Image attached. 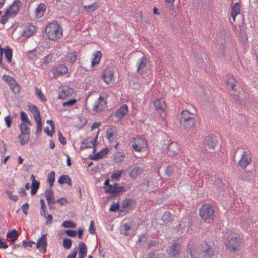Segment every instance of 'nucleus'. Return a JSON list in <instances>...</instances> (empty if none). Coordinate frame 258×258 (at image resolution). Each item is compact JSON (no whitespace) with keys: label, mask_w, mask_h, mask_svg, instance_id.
<instances>
[{"label":"nucleus","mask_w":258,"mask_h":258,"mask_svg":"<svg viewBox=\"0 0 258 258\" xmlns=\"http://www.w3.org/2000/svg\"><path fill=\"white\" fill-rule=\"evenodd\" d=\"M101 78L107 84H112L114 78V72L111 70L105 71L102 75Z\"/></svg>","instance_id":"18"},{"label":"nucleus","mask_w":258,"mask_h":258,"mask_svg":"<svg viewBox=\"0 0 258 258\" xmlns=\"http://www.w3.org/2000/svg\"><path fill=\"white\" fill-rule=\"evenodd\" d=\"M136 228L131 223H124L120 228V233L124 236H134L136 234Z\"/></svg>","instance_id":"7"},{"label":"nucleus","mask_w":258,"mask_h":258,"mask_svg":"<svg viewBox=\"0 0 258 258\" xmlns=\"http://www.w3.org/2000/svg\"><path fill=\"white\" fill-rule=\"evenodd\" d=\"M5 53V57L7 59V61L10 63L12 61V50L8 46H6L4 49Z\"/></svg>","instance_id":"34"},{"label":"nucleus","mask_w":258,"mask_h":258,"mask_svg":"<svg viewBox=\"0 0 258 258\" xmlns=\"http://www.w3.org/2000/svg\"><path fill=\"white\" fill-rule=\"evenodd\" d=\"M3 79L8 83L10 89L14 93L17 94L20 92V87L14 77L4 75Z\"/></svg>","instance_id":"5"},{"label":"nucleus","mask_w":258,"mask_h":258,"mask_svg":"<svg viewBox=\"0 0 258 258\" xmlns=\"http://www.w3.org/2000/svg\"><path fill=\"white\" fill-rule=\"evenodd\" d=\"M37 123V128L36 131V134L37 137L39 136L42 132V122L41 118H38L36 120H34Z\"/></svg>","instance_id":"43"},{"label":"nucleus","mask_w":258,"mask_h":258,"mask_svg":"<svg viewBox=\"0 0 258 258\" xmlns=\"http://www.w3.org/2000/svg\"><path fill=\"white\" fill-rule=\"evenodd\" d=\"M148 60L145 57H142L139 58L137 62V72H139L140 71H142L147 66Z\"/></svg>","instance_id":"24"},{"label":"nucleus","mask_w":258,"mask_h":258,"mask_svg":"<svg viewBox=\"0 0 258 258\" xmlns=\"http://www.w3.org/2000/svg\"><path fill=\"white\" fill-rule=\"evenodd\" d=\"M231 100L232 102L236 103H239L241 101V98L239 95L236 94H231Z\"/></svg>","instance_id":"49"},{"label":"nucleus","mask_w":258,"mask_h":258,"mask_svg":"<svg viewBox=\"0 0 258 258\" xmlns=\"http://www.w3.org/2000/svg\"><path fill=\"white\" fill-rule=\"evenodd\" d=\"M109 149L107 148H104L99 152H97L96 154L94 155L91 158L93 160H98L102 158H103L104 156H105L108 152Z\"/></svg>","instance_id":"29"},{"label":"nucleus","mask_w":258,"mask_h":258,"mask_svg":"<svg viewBox=\"0 0 258 258\" xmlns=\"http://www.w3.org/2000/svg\"><path fill=\"white\" fill-rule=\"evenodd\" d=\"M45 196L48 205H50V204H51V199H52L54 196V192L51 188L50 189L46 190Z\"/></svg>","instance_id":"42"},{"label":"nucleus","mask_w":258,"mask_h":258,"mask_svg":"<svg viewBox=\"0 0 258 258\" xmlns=\"http://www.w3.org/2000/svg\"><path fill=\"white\" fill-rule=\"evenodd\" d=\"M99 131V130L97 131V135L94 138L88 137L86 140H85L84 142L81 143V148L85 149L87 148H91L92 146H93L94 148L93 152H95L96 147L97 146L96 143Z\"/></svg>","instance_id":"9"},{"label":"nucleus","mask_w":258,"mask_h":258,"mask_svg":"<svg viewBox=\"0 0 258 258\" xmlns=\"http://www.w3.org/2000/svg\"><path fill=\"white\" fill-rule=\"evenodd\" d=\"M199 213L201 218L206 221L214 215V207L211 204H204L200 209Z\"/></svg>","instance_id":"3"},{"label":"nucleus","mask_w":258,"mask_h":258,"mask_svg":"<svg viewBox=\"0 0 258 258\" xmlns=\"http://www.w3.org/2000/svg\"><path fill=\"white\" fill-rule=\"evenodd\" d=\"M180 244L175 242L172 245L168 246L166 249V252L170 257H175L178 255L180 252Z\"/></svg>","instance_id":"14"},{"label":"nucleus","mask_w":258,"mask_h":258,"mask_svg":"<svg viewBox=\"0 0 258 258\" xmlns=\"http://www.w3.org/2000/svg\"><path fill=\"white\" fill-rule=\"evenodd\" d=\"M78 248L79 249L78 258H84L86 256L87 249L85 244L81 242L78 245Z\"/></svg>","instance_id":"26"},{"label":"nucleus","mask_w":258,"mask_h":258,"mask_svg":"<svg viewBox=\"0 0 258 258\" xmlns=\"http://www.w3.org/2000/svg\"><path fill=\"white\" fill-rule=\"evenodd\" d=\"M240 3L236 2L231 7V15L232 17L233 21H235L236 16L239 14L240 13Z\"/></svg>","instance_id":"25"},{"label":"nucleus","mask_w":258,"mask_h":258,"mask_svg":"<svg viewBox=\"0 0 258 258\" xmlns=\"http://www.w3.org/2000/svg\"><path fill=\"white\" fill-rule=\"evenodd\" d=\"M19 236V234L16 230L13 229L10 232H8L7 233V237L8 238L12 239V241L14 242Z\"/></svg>","instance_id":"39"},{"label":"nucleus","mask_w":258,"mask_h":258,"mask_svg":"<svg viewBox=\"0 0 258 258\" xmlns=\"http://www.w3.org/2000/svg\"><path fill=\"white\" fill-rule=\"evenodd\" d=\"M62 226L65 228H75L76 224L71 221H65L63 222Z\"/></svg>","instance_id":"52"},{"label":"nucleus","mask_w":258,"mask_h":258,"mask_svg":"<svg viewBox=\"0 0 258 258\" xmlns=\"http://www.w3.org/2000/svg\"><path fill=\"white\" fill-rule=\"evenodd\" d=\"M154 106L156 108V110L157 112L160 114V112L161 111V103L160 99L156 100L154 103Z\"/></svg>","instance_id":"53"},{"label":"nucleus","mask_w":258,"mask_h":258,"mask_svg":"<svg viewBox=\"0 0 258 258\" xmlns=\"http://www.w3.org/2000/svg\"><path fill=\"white\" fill-rule=\"evenodd\" d=\"M77 59V55L76 52H71L68 53L66 56V59L70 63H73Z\"/></svg>","instance_id":"38"},{"label":"nucleus","mask_w":258,"mask_h":258,"mask_svg":"<svg viewBox=\"0 0 258 258\" xmlns=\"http://www.w3.org/2000/svg\"><path fill=\"white\" fill-rule=\"evenodd\" d=\"M128 111V108L127 105H122L119 109L116 112L115 116L118 119L122 118Z\"/></svg>","instance_id":"21"},{"label":"nucleus","mask_w":258,"mask_h":258,"mask_svg":"<svg viewBox=\"0 0 258 258\" xmlns=\"http://www.w3.org/2000/svg\"><path fill=\"white\" fill-rule=\"evenodd\" d=\"M21 5L20 0H14L13 3L6 9L5 13L10 14V16H15L18 13Z\"/></svg>","instance_id":"13"},{"label":"nucleus","mask_w":258,"mask_h":258,"mask_svg":"<svg viewBox=\"0 0 258 258\" xmlns=\"http://www.w3.org/2000/svg\"><path fill=\"white\" fill-rule=\"evenodd\" d=\"M73 92V89L70 87L63 89L59 93L58 98L61 100H65L67 97L72 94Z\"/></svg>","instance_id":"23"},{"label":"nucleus","mask_w":258,"mask_h":258,"mask_svg":"<svg viewBox=\"0 0 258 258\" xmlns=\"http://www.w3.org/2000/svg\"><path fill=\"white\" fill-rule=\"evenodd\" d=\"M126 190L127 189L124 186H119L118 183H115L112 186H109V187L105 188L106 193L117 195L125 192Z\"/></svg>","instance_id":"11"},{"label":"nucleus","mask_w":258,"mask_h":258,"mask_svg":"<svg viewBox=\"0 0 258 258\" xmlns=\"http://www.w3.org/2000/svg\"><path fill=\"white\" fill-rule=\"evenodd\" d=\"M93 58L91 61L92 67L99 63L102 57V54L100 51H97L93 53Z\"/></svg>","instance_id":"28"},{"label":"nucleus","mask_w":258,"mask_h":258,"mask_svg":"<svg viewBox=\"0 0 258 258\" xmlns=\"http://www.w3.org/2000/svg\"><path fill=\"white\" fill-rule=\"evenodd\" d=\"M174 167L172 166H168L165 171V174L168 177L173 174Z\"/></svg>","instance_id":"48"},{"label":"nucleus","mask_w":258,"mask_h":258,"mask_svg":"<svg viewBox=\"0 0 258 258\" xmlns=\"http://www.w3.org/2000/svg\"><path fill=\"white\" fill-rule=\"evenodd\" d=\"M205 247H207L203 250V251L205 253V257L212 258L214 255V251L213 248L211 247H209V246L207 243L205 244Z\"/></svg>","instance_id":"32"},{"label":"nucleus","mask_w":258,"mask_h":258,"mask_svg":"<svg viewBox=\"0 0 258 258\" xmlns=\"http://www.w3.org/2000/svg\"><path fill=\"white\" fill-rule=\"evenodd\" d=\"M251 162V158L246 154L245 151L242 154V157L239 161V165L243 169L250 163Z\"/></svg>","instance_id":"20"},{"label":"nucleus","mask_w":258,"mask_h":258,"mask_svg":"<svg viewBox=\"0 0 258 258\" xmlns=\"http://www.w3.org/2000/svg\"><path fill=\"white\" fill-rule=\"evenodd\" d=\"M89 233L91 234H95L96 233V230L94 227V223L93 221L90 222V226L89 228Z\"/></svg>","instance_id":"58"},{"label":"nucleus","mask_w":258,"mask_h":258,"mask_svg":"<svg viewBox=\"0 0 258 258\" xmlns=\"http://www.w3.org/2000/svg\"><path fill=\"white\" fill-rule=\"evenodd\" d=\"M225 82L228 88H230L233 91L237 90L238 82L232 75L228 74L226 76Z\"/></svg>","instance_id":"15"},{"label":"nucleus","mask_w":258,"mask_h":258,"mask_svg":"<svg viewBox=\"0 0 258 258\" xmlns=\"http://www.w3.org/2000/svg\"><path fill=\"white\" fill-rule=\"evenodd\" d=\"M218 142L217 138L213 135H210L206 137L204 141V145L206 150L208 153H214V147Z\"/></svg>","instance_id":"4"},{"label":"nucleus","mask_w":258,"mask_h":258,"mask_svg":"<svg viewBox=\"0 0 258 258\" xmlns=\"http://www.w3.org/2000/svg\"><path fill=\"white\" fill-rule=\"evenodd\" d=\"M52 56L51 55H48L43 58V63L45 65H47L52 61Z\"/></svg>","instance_id":"56"},{"label":"nucleus","mask_w":258,"mask_h":258,"mask_svg":"<svg viewBox=\"0 0 258 258\" xmlns=\"http://www.w3.org/2000/svg\"><path fill=\"white\" fill-rule=\"evenodd\" d=\"M8 15H10V14H6L5 13V15H4L1 17L0 18V22L4 25L8 20Z\"/></svg>","instance_id":"62"},{"label":"nucleus","mask_w":258,"mask_h":258,"mask_svg":"<svg viewBox=\"0 0 258 258\" xmlns=\"http://www.w3.org/2000/svg\"><path fill=\"white\" fill-rule=\"evenodd\" d=\"M192 116L193 114H191L188 110H183L181 113V118L180 121H185L187 120V119H191L194 118V117Z\"/></svg>","instance_id":"31"},{"label":"nucleus","mask_w":258,"mask_h":258,"mask_svg":"<svg viewBox=\"0 0 258 258\" xmlns=\"http://www.w3.org/2000/svg\"><path fill=\"white\" fill-rule=\"evenodd\" d=\"M147 142L143 138L135 139L133 144L132 148L137 152H142L147 148Z\"/></svg>","instance_id":"8"},{"label":"nucleus","mask_w":258,"mask_h":258,"mask_svg":"<svg viewBox=\"0 0 258 258\" xmlns=\"http://www.w3.org/2000/svg\"><path fill=\"white\" fill-rule=\"evenodd\" d=\"M21 133L30 134V128L25 122H22L20 124Z\"/></svg>","instance_id":"40"},{"label":"nucleus","mask_w":258,"mask_h":258,"mask_svg":"<svg viewBox=\"0 0 258 258\" xmlns=\"http://www.w3.org/2000/svg\"><path fill=\"white\" fill-rule=\"evenodd\" d=\"M107 101L101 96H100L98 100L94 103L93 106V110L95 112H100L107 109Z\"/></svg>","instance_id":"10"},{"label":"nucleus","mask_w":258,"mask_h":258,"mask_svg":"<svg viewBox=\"0 0 258 258\" xmlns=\"http://www.w3.org/2000/svg\"><path fill=\"white\" fill-rule=\"evenodd\" d=\"M72 245V240L69 238H64L63 239V247L67 249H70Z\"/></svg>","instance_id":"50"},{"label":"nucleus","mask_w":258,"mask_h":258,"mask_svg":"<svg viewBox=\"0 0 258 258\" xmlns=\"http://www.w3.org/2000/svg\"><path fill=\"white\" fill-rule=\"evenodd\" d=\"M47 234H43L41 237L39 238L36 243V248L39 249L40 253L45 254L47 250Z\"/></svg>","instance_id":"12"},{"label":"nucleus","mask_w":258,"mask_h":258,"mask_svg":"<svg viewBox=\"0 0 258 258\" xmlns=\"http://www.w3.org/2000/svg\"><path fill=\"white\" fill-rule=\"evenodd\" d=\"M55 173L54 171H51L50 173L48 175L47 180L50 185V187H51L53 186L54 182L55 181Z\"/></svg>","instance_id":"44"},{"label":"nucleus","mask_w":258,"mask_h":258,"mask_svg":"<svg viewBox=\"0 0 258 258\" xmlns=\"http://www.w3.org/2000/svg\"><path fill=\"white\" fill-rule=\"evenodd\" d=\"M119 207V205L118 203H115L113 202L109 208V211L116 212L118 210Z\"/></svg>","instance_id":"57"},{"label":"nucleus","mask_w":258,"mask_h":258,"mask_svg":"<svg viewBox=\"0 0 258 258\" xmlns=\"http://www.w3.org/2000/svg\"><path fill=\"white\" fill-rule=\"evenodd\" d=\"M58 139H59V142L62 145H65L66 144L67 142H66V138L60 132H58Z\"/></svg>","instance_id":"60"},{"label":"nucleus","mask_w":258,"mask_h":258,"mask_svg":"<svg viewBox=\"0 0 258 258\" xmlns=\"http://www.w3.org/2000/svg\"><path fill=\"white\" fill-rule=\"evenodd\" d=\"M114 133L113 130L111 128H109L106 131V138L109 141H111L113 140V136Z\"/></svg>","instance_id":"51"},{"label":"nucleus","mask_w":258,"mask_h":258,"mask_svg":"<svg viewBox=\"0 0 258 258\" xmlns=\"http://www.w3.org/2000/svg\"><path fill=\"white\" fill-rule=\"evenodd\" d=\"M28 107L29 111L33 114L34 120L41 118L40 111L36 105L29 103Z\"/></svg>","instance_id":"22"},{"label":"nucleus","mask_w":258,"mask_h":258,"mask_svg":"<svg viewBox=\"0 0 258 258\" xmlns=\"http://www.w3.org/2000/svg\"><path fill=\"white\" fill-rule=\"evenodd\" d=\"M27 56L29 59L31 60H35L37 58V55H36L35 52L34 51H30L28 52Z\"/></svg>","instance_id":"59"},{"label":"nucleus","mask_w":258,"mask_h":258,"mask_svg":"<svg viewBox=\"0 0 258 258\" xmlns=\"http://www.w3.org/2000/svg\"><path fill=\"white\" fill-rule=\"evenodd\" d=\"M66 233L67 235L72 237H75L77 234L76 231L74 230H67L66 231Z\"/></svg>","instance_id":"63"},{"label":"nucleus","mask_w":258,"mask_h":258,"mask_svg":"<svg viewBox=\"0 0 258 258\" xmlns=\"http://www.w3.org/2000/svg\"><path fill=\"white\" fill-rule=\"evenodd\" d=\"M174 1L175 0H165V5L170 12H173L174 10L173 5Z\"/></svg>","instance_id":"46"},{"label":"nucleus","mask_w":258,"mask_h":258,"mask_svg":"<svg viewBox=\"0 0 258 258\" xmlns=\"http://www.w3.org/2000/svg\"><path fill=\"white\" fill-rule=\"evenodd\" d=\"M46 8V6L44 4H40L35 10L36 17L41 18L43 17L45 12Z\"/></svg>","instance_id":"27"},{"label":"nucleus","mask_w":258,"mask_h":258,"mask_svg":"<svg viewBox=\"0 0 258 258\" xmlns=\"http://www.w3.org/2000/svg\"><path fill=\"white\" fill-rule=\"evenodd\" d=\"M162 221L166 225L172 221V215L169 211H166L162 215Z\"/></svg>","instance_id":"33"},{"label":"nucleus","mask_w":258,"mask_h":258,"mask_svg":"<svg viewBox=\"0 0 258 258\" xmlns=\"http://www.w3.org/2000/svg\"><path fill=\"white\" fill-rule=\"evenodd\" d=\"M45 32L49 39L56 40L62 37L63 29L59 23L53 21L47 25Z\"/></svg>","instance_id":"1"},{"label":"nucleus","mask_w":258,"mask_h":258,"mask_svg":"<svg viewBox=\"0 0 258 258\" xmlns=\"http://www.w3.org/2000/svg\"><path fill=\"white\" fill-rule=\"evenodd\" d=\"M36 94L37 95L40 100L42 102H45L47 101L45 95L42 93L41 89L36 88L35 91Z\"/></svg>","instance_id":"45"},{"label":"nucleus","mask_w":258,"mask_h":258,"mask_svg":"<svg viewBox=\"0 0 258 258\" xmlns=\"http://www.w3.org/2000/svg\"><path fill=\"white\" fill-rule=\"evenodd\" d=\"M77 254V249L76 248H75V249L71 251L67 258H76Z\"/></svg>","instance_id":"61"},{"label":"nucleus","mask_w":258,"mask_h":258,"mask_svg":"<svg viewBox=\"0 0 258 258\" xmlns=\"http://www.w3.org/2000/svg\"><path fill=\"white\" fill-rule=\"evenodd\" d=\"M83 8L86 13L90 14L96 10L98 8V6L97 3L95 2L90 5H85Z\"/></svg>","instance_id":"30"},{"label":"nucleus","mask_w":258,"mask_h":258,"mask_svg":"<svg viewBox=\"0 0 258 258\" xmlns=\"http://www.w3.org/2000/svg\"><path fill=\"white\" fill-rule=\"evenodd\" d=\"M180 122L182 123L185 129L189 130L195 124V118L191 119H187V120L181 121Z\"/></svg>","instance_id":"37"},{"label":"nucleus","mask_w":258,"mask_h":258,"mask_svg":"<svg viewBox=\"0 0 258 258\" xmlns=\"http://www.w3.org/2000/svg\"><path fill=\"white\" fill-rule=\"evenodd\" d=\"M46 218V221L45 222L46 225L50 224L53 221V216L51 214H48L47 216L45 217Z\"/></svg>","instance_id":"64"},{"label":"nucleus","mask_w":258,"mask_h":258,"mask_svg":"<svg viewBox=\"0 0 258 258\" xmlns=\"http://www.w3.org/2000/svg\"><path fill=\"white\" fill-rule=\"evenodd\" d=\"M30 134L21 133L19 136L21 145H24L28 142L30 139Z\"/></svg>","instance_id":"36"},{"label":"nucleus","mask_w":258,"mask_h":258,"mask_svg":"<svg viewBox=\"0 0 258 258\" xmlns=\"http://www.w3.org/2000/svg\"><path fill=\"white\" fill-rule=\"evenodd\" d=\"M124 171L123 170H120L115 172L111 175L110 177L111 180L118 181L122 176V174L124 173Z\"/></svg>","instance_id":"35"},{"label":"nucleus","mask_w":258,"mask_h":258,"mask_svg":"<svg viewBox=\"0 0 258 258\" xmlns=\"http://www.w3.org/2000/svg\"><path fill=\"white\" fill-rule=\"evenodd\" d=\"M68 68L65 65L62 64L54 66L51 70V72L55 77H57L62 74H66L68 72Z\"/></svg>","instance_id":"17"},{"label":"nucleus","mask_w":258,"mask_h":258,"mask_svg":"<svg viewBox=\"0 0 258 258\" xmlns=\"http://www.w3.org/2000/svg\"><path fill=\"white\" fill-rule=\"evenodd\" d=\"M35 242L32 241L27 242L25 240H23L22 242V245L24 248H26L27 247H31L33 244H35Z\"/></svg>","instance_id":"55"},{"label":"nucleus","mask_w":258,"mask_h":258,"mask_svg":"<svg viewBox=\"0 0 258 258\" xmlns=\"http://www.w3.org/2000/svg\"><path fill=\"white\" fill-rule=\"evenodd\" d=\"M35 31V27L30 23H27L22 33V36L24 37H29L31 36Z\"/></svg>","instance_id":"19"},{"label":"nucleus","mask_w":258,"mask_h":258,"mask_svg":"<svg viewBox=\"0 0 258 258\" xmlns=\"http://www.w3.org/2000/svg\"><path fill=\"white\" fill-rule=\"evenodd\" d=\"M164 142V146H162V150L164 152L166 150V153L169 156L173 157L177 155L179 152V146L177 142H170L169 137L165 134Z\"/></svg>","instance_id":"2"},{"label":"nucleus","mask_w":258,"mask_h":258,"mask_svg":"<svg viewBox=\"0 0 258 258\" xmlns=\"http://www.w3.org/2000/svg\"><path fill=\"white\" fill-rule=\"evenodd\" d=\"M77 102V100L76 99H71L68 100L66 102H64L62 103V106L63 107L65 106H72L75 104Z\"/></svg>","instance_id":"54"},{"label":"nucleus","mask_w":258,"mask_h":258,"mask_svg":"<svg viewBox=\"0 0 258 258\" xmlns=\"http://www.w3.org/2000/svg\"><path fill=\"white\" fill-rule=\"evenodd\" d=\"M20 117L21 120L25 123H27L30 125H31L30 120L28 119L27 114L24 111L20 112Z\"/></svg>","instance_id":"47"},{"label":"nucleus","mask_w":258,"mask_h":258,"mask_svg":"<svg viewBox=\"0 0 258 258\" xmlns=\"http://www.w3.org/2000/svg\"><path fill=\"white\" fill-rule=\"evenodd\" d=\"M136 204V201L133 198H127L123 200L122 203V208L123 210H120V212H127L135 206Z\"/></svg>","instance_id":"16"},{"label":"nucleus","mask_w":258,"mask_h":258,"mask_svg":"<svg viewBox=\"0 0 258 258\" xmlns=\"http://www.w3.org/2000/svg\"><path fill=\"white\" fill-rule=\"evenodd\" d=\"M240 239L236 236H233L229 239L228 243L226 244V248L230 251L233 252L239 250L240 245Z\"/></svg>","instance_id":"6"},{"label":"nucleus","mask_w":258,"mask_h":258,"mask_svg":"<svg viewBox=\"0 0 258 258\" xmlns=\"http://www.w3.org/2000/svg\"><path fill=\"white\" fill-rule=\"evenodd\" d=\"M141 169L139 167H135L130 172L129 176L131 178H135L140 173Z\"/></svg>","instance_id":"41"}]
</instances>
